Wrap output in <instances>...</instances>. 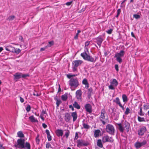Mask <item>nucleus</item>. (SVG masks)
<instances>
[{"instance_id": "1", "label": "nucleus", "mask_w": 149, "mask_h": 149, "mask_svg": "<svg viewBox=\"0 0 149 149\" xmlns=\"http://www.w3.org/2000/svg\"><path fill=\"white\" fill-rule=\"evenodd\" d=\"M118 126V129L121 132L123 133L125 130L127 132L129 131L130 124L126 121H125L122 124L121 123H117Z\"/></svg>"}, {"instance_id": "2", "label": "nucleus", "mask_w": 149, "mask_h": 149, "mask_svg": "<svg viewBox=\"0 0 149 149\" xmlns=\"http://www.w3.org/2000/svg\"><path fill=\"white\" fill-rule=\"evenodd\" d=\"M81 56L86 60L92 62H95L96 61V59L88 55L86 52L81 53Z\"/></svg>"}, {"instance_id": "3", "label": "nucleus", "mask_w": 149, "mask_h": 149, "mask_svg": "<svg viewBox=\"0 0 149 149\" xmlns=\"http://www.w3.org/2000/svg\"><path fill=\"white\" fill-rule=\"evenodd\" d=\"M125 51L121 50L120 52L116 53L114 57L116 58V60L120 64L122 62L121 58L123 57L125 54Z\"/></svg>"}, {"instance_id": "4", "label": "nucleus", "mask_w": 149, "mask_h": 149, "mask_svg": "<svg viewBox=\"0 0 149 149\" xmlns=\"http://www.w3.org/2000/svg\"><path fill=\"white\" fill-rule=\"evenodd\" d=\"M25 140L24 139H18L17 141V144L14 145L15 147L23 148L25 147Z\"/></svg>"}, {"instance_id": "5", "label": "nucleus", "mask_w": 149, "mask_h": 149, "mask_svg": "<svg viewBox=\"0 0 149 149\" xmlns=\"http://www.w3.org/2000/svg\"><path fill=\"white\" fill-rule=\"evenodd\" d=\"M69 85L71 87H77L79 85L78 81L77 78H72L69 81Z\"/></svg>"}, {"instance_id": "6", "label": "nucleus", "mask_w": 149, "mask_h": 149, "mask_svg": "<svg viewBox=\"0 0 149 149\" xmlns=\"http://www.w3.org/2000/svg\"><path fill=\"white\" fill-rule=\"evenodd\" d=\"M83 61L80 60H77L73 61L72 62L73 67L72 70L74 72L77 70V67L80 65L82 63Z\"/></svg>"}, {"instance_id": "7", "label": "nucleus", "mask_w": 149, "mask_h": 149, "mask_svg": "<svg viewBox=\"0 0 149 149\" xmlns=\"http://www.w3.org/2000/svg\"><path fill=\"white\" fill-rule=\"evenodd\" d=\"M106 130L107 132L109 134L114 135L115 131L114 127L111 124H108L106 127Z\"/></svg>"}, {"instance_id": "8", "label": "nucleus", "mask_w": 149, "mask_h": 149, "mask_svg": "<svg viewBox=\"0 0 149 149\" xmlns=\"http://www.w3.org/2000/svg\"><path fill=\"white\" fill-rule=\"evenodd\" d=\"M104 35L105 34H104L103 36H100L97 37L95 38L94 39L95 40L94 41L99 46V47H101L102 42L104 40Z\"/></svg>"}, {"instance_id": "9", "label": "nucleus", "mask_w": 149, "mask_h": 149, "mask_svg": "<svg viewBox=\"0 0 149 149\" xmlns=\"http://www.w3.org/2000/svg\"><path fill=\"white\" fill-rule=\"evenodd\" d=\"M147 131V128L146 126H142L140 127L138 130V134L139 136H142L146 133Z\"/></svg>"}, {"instance_id": "10", "label": "nucleus", "mask_w": 149, "mask_h": 149, "mask_svg": "<svg viewBox=\"0 0 149 149\" xmlns=\"http://www.w3.org/2000/svg\"><path fill=\"white\" fill-rule=\"evenodd\" d=\"M77 146L78 147L82 146H87L88 145L87 142L82 139H78L77 140Z\"/></svg>"}, {"instance_id": "11", "label": "nucleus", "mask_w": 149, "mask_h": 149, "mask_svg": "<svg viewBox=\"0 0 149 149\" xmlns=\"http://www.w3.org/2000/svg\"><path fill=\"white\" fill-rule=\"evenodd\" d=\"M110 85L109 86V88L110 90H114L115 87H116L118 85V83L116 79H113L112 81H111Z\"/></svg>"}, {"instance_id": "12", "label": "nucleus", "mask_w": 149, "mask_h": 149, "mask_svg": "<svg viewBox=\"0 0 149 149\" xmlns=\"http://www.w3.org/2000/svg\"><path fill=\"white\" fill-rule=\"evenodd\" d=\"M102 140L103 143H105L108 142H112L114 141L112 138L109 137L107 135H104L102 136Z\"/></svg>"}, {"instance_id": "13", "label": "nucleus", "mask_w": 149, "mask_h": 149, "mask_svg": "<svg viewBox=\"0 0 149 149\" xmlns=\"http://www.w3.org/2000/svg\"><path fill=\"white\" fill-rule=\"evenodd\" d=\"M106 113L104 109H102L101 110V114L100 117V120L102 121V123L103 125H105L106 124V122L103 120L105 119V115L104 114Z\"/></svg>"}, {"instance_id": "14", "label": "nucleus", "mask_w": 149, "mask_h": 149, "mask_svg": "<svg viewBox=\"0 0 149 149\" xmlns=\"http://www.w3.org/2000/svg\"><path fill=\"white\" fill-rule=\"evenodd\" d=\"M147 143V142L146 140H143L141 142H136L134 144V146L136 149L140 148L142 146H143Z\"/></svg>"}, {"instance_id": "15", "label": "nucleus", "mask_w": 149, "mask_h": 149, "mask_svg": "<svg viewBox=\"0 0 149 149\" xmlns=\"http://www.w3.org/2000/svg\"><path fill=\"white\" fill-rule=\"evenodd\" d=\"M14 79L15 81H17L18 79L22 77V73L17 72L14 75Z\"/></svg>"}, {"instance_id": "16", "label": "nucleus", "mask_w": 149, "mask_h": 149, "mask_svg": "<svg viewBox=\"0 0 149 149\" xmlns=\"http://www.w3.org/2000/svg\"><path fill=\"white\" fill-rule=\"evenodd\" d=\"M76 97L77 99L79 100H81L82 92L80 90L77 91L76 93Z\"/></svg>"}, {"instance_id": "17", "label": "nucleus", "mask_w": 149, "mask_h": 149, "mask_svg": "<svg viewBox=\"0 0 149 149\" xmlns=\"http://www.w3.org/2000/svg\"><path fill=\"white\" fill-rule=\"evenodd\" d=\"M6 50L10 51L12 52H15V48L14 47H12L11 46H8L5 47Z\"/></svg>"}, {"instance_id": "18", "label": "nucleus", "mask_w": 149, "mask_h": 149, "mask_svg": "<svg viewBox=\"0 0 149 149\" xmlns=\"http://www.w3.org/2000/svg\"><path fill=\"white\" fill-rule=\"evenodd\" d=\"M86 111L89 113L92 112V107L91 105L89 104H86L85 106Z\"/></svg>"}, {"instance_id": "19", "label": "nucleus", "mask_w": 149, "mask_h": 149, "mask_svg": "<svg viewBox=\"0 0 149 149\" xmlns=\"http://www.w3.org/2000/svg\"><path fill=\"white\" fill-rule=\"evenodd\" d=\"M71 118V115L69 113H65L64 116V119L66 122H69Z\"/></svg>"}, {"instance_id": "20", "label": "nucleus", "mask_w": 149, "mask_h": 149, "mask_svg": "<svg viewBox=\"0 0 149 149\" xmlns=\"http://www.w3.org/2000/svg\"><path fill=\"white\" fill-rule=\"evenodd\" d=\"M56 133L58 136H62L63 135V131L61 130L57 129L56 131Z\"/></svg>"}, {"instance_id": "21", "label": "nucleus", "mask_w": 149, "mask_h": 149, "mask_svg": "<svg viewBox=\"0 0 149 149\" xmlns=\"http://www.w3.org/2000/svg\"><path fill=\"white\" fill-rule=\"evenodd\" d=\"M82 84L85 85V88L87 89L89 87V84L88 82L87 79L84 78L82 81Z\"/></svg>"}, {"instance_id": "22", "label": "nucleus", "mask_w": 149, "mask_h": 149, "mask_svg": "<svg viewBox=\"0 0 149 149\" xmlns=\"http://www.w3.org/2000/svg\"><path fill=\"white\" fill-rule=\"evenodd\" d=\"M71 116L73 118V121H75L76 120L77 117V115L76 112H72L71 113Z\"/></svg>"}, {"instance_id": "23", "label": "nucleus", "mask_w": 149, "mask_h": 149, "mask_svg": "<svg viewBox=\"0 0 149 149\" xmlns=\"http://www.w3.org/2000/svg\"><path fill=\"white\" fill-rule=\"evenodd\" d=\"M101 131L99 130H95L94 132V136L95 138L99 136Z\"/></svg>"}, {"instance_id": "24", "label": "nucleus", "mask_w": 149, "mask_h": 149, "mask_svg": "<svg viewBox=\"0 0 149 149\" xmlns=\"http://www.w3.org/2000/svg\"><path fill=\"white\" fill-rule=\"evenodd\" d=\"M29 119L31 122L32 123H35L38 122V120L36 119L33 116H32L29 117Z\"/></svg>"}, {"instance_id": "25", "label": "nucleus", "mask_w": 149, "mask_h": 149, "mask_svg": "<svg viewBox=\"0 0 149 149\" xmlns=\"http://www.w3.org/2000/svg\"><path fill=\"white\" fill-rule=\"evenodd\" d=\"M113 102H115L116 104L118 105L119 106L121 104L120 100L118 97H116L115 99L114 100Z\"/></svg>"}, {"instance_id": "26", "label": "nucleus", "mask_w": 149, "mask_h": 149, "mask_svg": "<svg viewBox=\"0 0 149 149\" xmlns=\"http://www.w3.org/2000/svg\"><path fill=\"white\" fill-rule=\"evenodd\" d=\"M97 146L101 148H102L103 146L101 140L100 139H98L97 140Z\"/></svg>"}, {"instance_id": "27", "label": "nucleus", "mask_w": 149, "mask_h": 149, "mask_svg": "<svg viewBox=\"0 0 149 149\" xmlns=\"http://www.w3.org/2000/svg\"><path fill=\"white\" fill-rule=\"evenodd\" d=\"M139 107L140 109V111L138 113V114L140 116H143L144 115L145 113L142 111L141 106H139Z\"/></svg>"}, {"instance_id": "28", "label": "nucleus", "mask_w": 149, "mask_h": 149, "mask_svg": "<svg viewBox=\"0 0 149 149\" xmlns=\"http://www.w3.org/2000/svg\"><path fill=\"white\" fill-rule=\"evenodd\" d=\"M68 98V94L65 93L61 96V99L63 101H66Z\"/></svg>"}, {"instance_id": "29", "label": "nucleus", "mask_w": 149, "mask_h": 149, "mask_svg": "<svg viewBox=\"0 0 149 149\" xmlns=\"http://www.w3.org/2000/svg\"><path fill=\"white\" fill-rule=\"evenodd\" d=\"M17 135L20 138H23L24 137V135L22 132L21 131H19L17 132Z\"/></svg>"}, {"instance_id": "30", "label": "nucleus", "mask_w": 149, "mask_h": 149, "mask_svg": "<svg viewBox=\"0 0 149 149\" xmlns=\"http://www.w3.org/2000/svg\"><path fill=\"white\" fill-rule=\"evenodd\" d=\"M122 99L123 101L124 102H126L128 101L127 97L125 94L123 95Z\"/></svg>"}, {"instance_id": "31", "label": "nucleus", "mask_w": 149, "mask_h": 149, "mask_svg": "<svg viewBox=\"0 0 149 149\" xmlns=\"http://www.w3.org/2000/svg\"><path fill=\"white\" fill-rule=\"evenodd\" d=\"M54 100L56 101V104L57 106L58 107L59 104L61 103V102L60 100H58L57 97H55Z\"/></svg>"}, {"instance_id": "32", "label": "nucleus", "mask_w": 149, "mask_h": 149, "mask_svg": "<svg viewBox=\"0 0 149 149\" xmlns=\"http://www.w3.org/2000/svg\"><path fill=\"white\" fill-rule=\"evenodd\" d=\"M73 105L74 107L77 109H79L80 108V106L76 102H75Z\"/></svg>"}, {"instance_id": "33", "label": "nucleus", "mask_w": 149, "mask_h": 149, "mask_svg": "<svg viewBox=\"0 0 149 149\" xmlns=\"http://www.w3.org/2000/svg\"><path fill=\"white\" fill-rule=\"evenodd\" d=\"M65 130L66 131L65 134V136L66 137V138L67 139L68 138L70 135V132L68 130Z\"/></svg>"}, {"instance_id": "34", "label": "nucleus", "mask_w": 149, "mask_h": 149, "mask_svg": "<svg viewBox=\"0 0 149 149\" xmlns=\"http://www.w3.org/2000/svg\"><path fill=\"white\" fill-rule=\"evenodd\" d=\"M143 109L145 110H147L149 109V104L147 103L145 104L143 106Z\"/></svg>"}, {"instance_id": "35", "label": "nucleus", "mask_w": 149, "mask_h": 149, "mask_svg": "<svg viewBox=\"0 0 149 149\" xmlns=\"http://www.w3.org/2000/svg\"><path fill=\"white\" fill-rule=\"evenodd\" d=\"M15 18L14 15H11L9 16L7 19V20L12 21Z\"/></svg>"}, {"instance_id": "36", "label": "nucleus", "mask_w": 149, "mask_h": 149, "mask_svg": "<svg viewBox=\"0 0 149 149\" xmlns=\"http://www.w3.org/2000/svg\"><path fill=\"white\" fill-rule=\"evenodd\" d=\"M131 112V110L128 107H127L126 109V110L125 112V115H127L129 113Z\"/></svg>"}, {"instance_id": "37", "label": "nucleus", "mask_w": 149, "mask_h": 149, "mask_svg": "<svg viewBox=\"0 0 149 149\" xmlns=\"http://www.w3.org/2000/svg\"><path fill=\"white\" fill-rule=\"evenodd\" d=\"M138 120L140 122L145 121L144 118H141L138 116Z\"/></svg>"}, {"instance_id": "38", "label": "nucleus", "mask_w": 149, "mask_h": 149, "mask_svg": "<svg viewBox=\"0 0 149 149\" xmlns=\"http://www.w3.org/2000/svg\"><path fill=\"white\" fill-rule=\"evenodd\" d=\"M83 125L84 128L85 129H88L90 128V126L87 124L83 123Z\"/></svg>"}, {"instance_id": "39", "label": "nucleus", "mask_w": 149, "mask_h": 149, "mask_svg": "<svg viewBox=\"0 0 149 149\" xmlns=\"http://www.w3.org/2000/svg\"><path fill=\"white\" fill-rule=\"evenodd\" d=\"M25 147L27 149H30L31 147L30 143L28 142H26Z\"/></svg>"}, {"instance_id": "40", "label": "nucleus", "mask_w": 149, "mask_h": 149, "mask_svg": "<svg viewBox=\"0 0 149 149\" xmlns=\"http://www.w3.org/2000/svg\"><path fill=\"white\" fill-rule=\"evenodd\" d=\"M29 76V75L28 74H23L22 73V77L23 78H26Z\"/></svg>"}, {"instance_id": "41", "label": "nucleus", "mask_w": 149, "mask_h": 149, "mask_svg": "<svg viewBox=\"0 0 149 149\" xmlns=\"http://www.w3.org/2000/svg\"><path fill=\"white\" fill-rule=\"evenodd\" d=\"M54 44V42L53 41H51L49 42V44L47 46V47H50Z\"/></svg>"}, {"instance_id": "42", "label": "nucleus", "mask_w": 149, "mask_h": 149, "mask_svg": "<svg viewBox=\"0 0 149 149\" xmlns=\"http://www.w3.org/2000/svg\"><path fill=\"white\" fill-rule=\"evenodd\" d=\"M90 44V42L89 41H86L85 42V48L86 49V50L88 51V49L86 47L87 46H88Z\"/></svg>"}, {"instance_id": "43", "label": "nucleus", "mask_w": 149, "mask_h": 149, "mask_svg": "<svg viewBox=\"0 0 149 149\" xmlns=\"http://www.w3.org/2000/svg\"><path fill=\"white\" fill-rule=\"evenodd\" d=\"M31 106L29 105L27 106V107L26 108V109L27 112L31 110Z\"/></svg>"}, {"instance_id": "44", "label": "nucleus", "mask_w": 149, "mask_h": 149, "mask_svg": "<svg viewBox=\"0 0 149 149\" xmlns=\"http://www.w3.org/2000/svg\"><path fill=\"white\" fill-rule=\"evenodd\" d=\"M133 17L136 19H138L140 18V16L138 15L134 14L133 15Z\"/></svg>"}, {"instance_id": "45", "label": "nucleus", "mask_w": 149, "mask_h": 149, "mask_svg": "<svg viewBox=\"0 0 149 149\" xmlns=\"http://www.w3.org/2000/svg\"><path fill=\"white\" fill-rule=\"evenodd\" d=\"M121 12V9H118L117 10V15L116 16V17L118 18L120 14V13Z\"/></svg>"}, {"instance_id": "46", "label": "nucleus", "mask_w": 149, "mask_h": 149, "mask_svg": "<svg viewBox=\"0 0 149 149\" xmlns=\"http://www.w3.org/2000/svg\"><path fill=\"white\" fill-rule=\"evenodd\" d=\"M39 136L38 135L36 137V142L38 144L39 143V141H40L39 139Z\"/></svg>"}, {"instance_id": "47", "label": "nucleus", "mask_w": 149, "mask_h": 149, "mask_svg": "<svg viewBox=\"0 0 149 149\" xmlns=\"http://www.w3.org/2000/svg\"><path fill=\"white\" fill-rule=\"evenodd\" d=\"M112 29H110L107 31L106 32L109 34H111L112 33Z\"/></svg>"}, {"instance_id": "48", "label": "nucleus", "mask_w": 149, "mask_h": 149, "mask_svg": "<svg viewBox=\"0 0 149 149\" xmlns=\"http://www.w3.org/2000/svg\"><path fill=\"white\" fill-rule=\"evenodd\" d=\"M21 52V50L19 49H15V53L17 54H18Z\"/></svg>"}, {"instance_id": "49", "label": "nucleus", "mask_w": 149, "mask_h": 149, "mask_svg": "<svg viewBox=\"0 0 149 149\" xmlns=\"http://www.w3.org/2000/svg\"><path fill=\"white\" fill-rule=\"evenodd\" d=\"M48 140L50 141L52 140V137L50 134L47 135Z\"/></svg>"}, {"instance_id": "50", "label": "nucleus", "mask_w": 149, "mask_h": 149, "mask_svg": "<svg viewBox=\"0 0 149 149\" xmlns=\"http://www.w3.org/2000/svg\"><path fill=\"white\" fill-rule=\"evenodd\" d=\"M78 134L77 132H76L75 133V136L74 138V140H75L77 139L78 138Z\"/></svg>"}, {"instance_id": "51", "label": "nucleus", "mask_w": 149, "mask_h": 149, "mask_svg": "<svg viewBox=\"0 0 149 149\" xmlns=\"http://www.w3.org/2000/svg\"><path fill=\"white\" fill-rule=\"evenodd\" d=\"M115 69L118 72V70H119L118 65H117V64H116L115 65Z\"/></svg>"}, {"instance_id": "52", "label": "nucleus", "mask_w": 149, "mask_h": 149, "mask_svg": "<svg viewBox=\"0 0 149 149\" xmlns=\"http://www.w3.org/2000/svg\"><path fill=\"white\" fill-rule=\"evenodd\" d=\"M51 146V145L49 143H47L46 147L47 148H49Z\"/></svg>"}, {"instance_id": "53", "label": "nucleus", "mask_w": 149, "mask_h": 149, "mask_svg": "<svg viewBox=\"0 0 149 149\" xmlns=\"http://www.w3.org/2000/svg\"><path fill=\"white\" fill-rule=\"evenodd\" d=\"M46 113V111L44 110H42V111L41 112L40 115H44Z\"/></svg>"}, {"instance_id": "54", "label": "nucleus", "mask_w": 149, "mask_h": 149, "mask_svg": "<svg viewBox=\"0 0 149 149\" xmlns=\"http://www.w3.org/2000/svg\"><path fill=\"white\" fill-rule=\"evenodd\" d=\"M72 1H71L70 2H67L65 4H66L67 6H69L72 3Z\"/></svg>"}, {"instance_id": "55", "label": "nucleus", "mask_w": 149, "mask_h": 149, "mask_svg": "<svg viewBox=\"0 0 149 149\" xmlns=\"http://www.w3.org/2000/svg\"><path fill=\"white\" fill-rule=\"evenodd\" d=\"M67 77L69 79H71V77H72V75L70 74H67L66 75Z\"/></svg>"}, {"instance_id": "56", "label": "nucleus", "mask_w": 149, "mask_h": 149, "mask_svg": "<svg viewBox=\"0 0 149 149\" xmlns=\"http://www.w3.org/2000/svg\"><path fill=\"white\" fill-rule=\"evenodd\" d=\"M47 47V46H46L44 47L41 48L40 49V51H44L46 49V48Z\"/></svg>"}, {"instance_id": "57", "label": "nucleus", "mask_w": 149, "mask_h": 149, "mask_svg": "<svg viewBox=\"0 0 149 149\" xmlns=\"http://www.w3.org/2000/svg\"><path fill=\"white\" fill-rule=\"evenodd\" d=\"M19 40H20L21 41H23V38L22 36H19Z\"/></svg>"}, {"instance_id": "58", "label": "nucleus", "mask_w": 149, "mask_h": 149, "mask_svg": "<svg viewBox=\"0 0 149 149\" xmlns=\"http://www.w3.org/2000/svg\"><path fill=\"white\" fill-rule=\"evenodd\" d=\"M42 126L44 128H46L47 127V125L45 123L42 124Z\"/></svg>"}, {"instance_id": "59", "label": "nucleus", "mask_w": 149, "mask_h": 149, "mask_svg": "<svg viewBox=\"0 0 149 149\" xmlns=\"http://www.w3.org/2000/svg\"><path fill=\"white\" fill-rule=\"evenodd\" d=\"M20 100L21 102L22 103L24 101V99L21 97H20Z\"/></svg>"}, {"instance_id": "60", "label": "nucleus", "mask_w": 149, "mask_h": 149, "mask_svg": "<svg viewBox=\"0 0 149 149\" xmlns=\"http://www.w3.org/2000/svg\"><path fill=\"white\" fill-rule=\"evenodd\" d=\"M69 108L70 109H71L72 111H73L74 110V108L71 105L69 106Z\"/></svg>"}, {"instance_id": "61", "label": "nucleus", "mask_w": 149, "mask_h": 149, "mask_svg": "<svg viewBox=\"0 0 149 149\" xmlns=\"http://www.w3.org/2000/svg\"><path fill=\"white\" fill-rule=\"evenodd\" d=\"M45 132L47 134V135L50 134L49 132V130H46Z\"/></svg>"}, {"instance_id": "62", "label": "nucleus", "mask_w": 149, "mask_h": 149, "mask_svg": "<svg viewBox=\"0 0 149 149\" xmlns=\"http://www.w3.org/2000/svg\"><path fill=\"white\" fill-rule=\"evenodd\" d=\"M78 34H78V33H77L76 34V36L74 37V39H77Z\"/></svg>"}, {"instance_id": "63", "label": "nucleus", "mask_w": 149, "mask_h": 149, "mask_svg": "<svg viewBox=\"0 0 149 149\" xmlns=\"http://www.w3.org/2000/svg\"><path fill=\"white\" fill-rule=\"evenodd\" d=\"M40 117L43 121L44 120L43 117V115H40Z\"/></svg>"}, {"instance_id": "64", "label": "nucleus", "mask_w": 149, "mask_h": 149, "mask_svg": "<svg viewBox=\"0 0 149 149\" xmlns=\"http://www.w3.org/2000/svg\"><path fill=\"white\" fill-rule=\"evenodd\" d=\"M119 106L122 109V110H124V107L122 105V104H121Z\"/></svg>"}]
</instances>
